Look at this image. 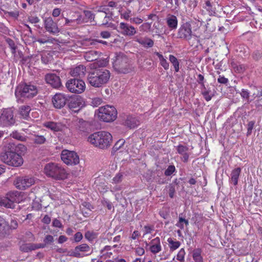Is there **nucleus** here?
<instances>
[{"label": "nucleus", "instance_id": "nucleus-1", "mask_svg": "<svg viewBox=\"0 0 262 262\" xmlns=\"http://www.w3.org/2000/svg\"><path fill=\"white\" fill-rule=\"evenodd\" d=\"M104 60H99L93 63L94 69L88 75L87 79L90 84L95 88H100L106 83L110 78V71L104 68Z\"/></svg>", "mask_w": 262, "mask_h": 262}, {"label": "nucleus", "instance_id": "nucleus-2", "mask_svg": "<svg viewBox=\"0 0 262 262\" xmlns=\"http://www.w3.org/2000/svg\"><path fill=\"white\" fill-rule=\"evenodd\" d=\"M88 141L94 146L101 149L108 148L112 143V135L105 131H99L90 135Z\"/></svg>", "mask_w": 262, "mask_h": 262}, {"label": "nucleus", "instance_id": "nucleus-3", "mask_svg": "<svg viewBox=\"0 0 262 262\" xmlns=\"http://www.w3.org/2000/svg\"><path fill=\"white\" fill-rule=\"evenodd\" d=\"M44 172L49 177L58 180L67 178L68 173L61 165L55 163H49L44 167Z\"/></svg>", "mask_w": 262, "mask_h": 262}, {"label": "nucleus", "instance_id": "nucleus-4", "mask_svg": "<svg viewBox=\"0 0 262 262\" xmlns=\"http://www.w3.org/2000/svg\"><path fill=\"white\" fill-rule=\"evenodd\" d=\"M113 64L115 70L120 73L125 74L132 71L127 57L122 53L117 54Z\"/></svg>", "mask_w": 262, "mask_h": 262}, {"label": "nucleus", "instance_id": "nucleus-5", "mask_svg": "<svg viewBox=\"0 0 262 262\" xmlns=\"http://www.w3.org/2000/svg\"><path fill=\"white\" fill-rule=\"evenodd\" d=\"M5 152L1 155V160L7 164L18 167L20 166L23 163V160L21 156L19 154L15 153L12 150H8V148Z\"/></svg>", "mask_w": 262, "mask_h": 262}, {"label": "nucleus", "instance_id": "nucleus-6", "mask_svg": "<svg viewBox=\"0 0 262 262\" xmlns=\"http://www.w3.org/2000/svg\"><path fill=\"white\" fill-rule=\"evenodd\" d=\"M38 93L36 86L24 83L19 84L15 90V94L17 98H32Z\"/></svg>", "mask_w": 262, "mask_h": 262}, {"label": "nucleus", "instance_id": "nucleus-7", "mask_svg": "<svg viewBox=\"0 0 262 262\" xmlns=\"http://www.w3.org/2000/svg\"><path fill=\"white\" fill-rule=\"evenodd\" d=\"M98 111L99 118L104 122H113L117 117V110L112 105H106L100 107L98 110Z\"/></svg>", "mask_w": 262, "mask_h": 262}, {"label": "nucleus", "instance_id": "nucleus-8", "mask_svg": "<svg viewBox=\"0 0 262 262\" xmlns=\"http://www.w3.org/2000/svg\"><path fill=\"white\" fill-rule=\"evenodd\" d=\"M15 118L12 108H3L0 112V124L3 127L10 126L15 123Z\"/></svg>", "mask_w": 262, "mask_h": 262}, {"label": "nucleus", "instance_id": "nucleus-9", "mask_svg": "<svg viewBox=\"0 0 262 262\" xmlns=\"http://www.w3.org/2000/svg\"><path fill=\"white\" fill-rule=\"evenodd\" d=\"M66 88L71 93L81 94L85 89L84 82L77 78L71 79L67 81L66 84Z\"/></svg>", "mask_w": 262, "mask_h": 262}, {"label": "nucleus", "instance_id": "nucleus-10", "mask_svg": "<svg viewBox=\"0 0 262 262\" xmlns=\"http://www.w3.org/2000/svg\"><path fill=\"white\" fill-rule=\"evenodd\" d=\"M61 159L67 165H76L79 162V156L76 152L66 149L62 151Z\"/></svg>", "mask_w": 262, "mask_h": 262}, {"label": "nucleus", "instance_id": "nucleus-11", "mask_svg": "<svg viewBox=\"0 0 262 262\" xmlns=\"http://www.w3.org/2000/svg\"><path fill=\"white\" fill-rule=\"evenodd\" d=\"M34 183V178L28 176L17 177L14 181V185L19 190H25Z\"/></svg>", "mask_w": 262, "mask_h": 262}, {"label": "nucleus", "instance_id": "nucleus-12", "mask_svg": "<svg viewBox=\"0 0 262 262\" xmlns=\"http://www.w3.org/2000/svg\"><path fill=\"white\" fill-rule=\"evenodd\" d=\"M67 102L69 108L75 113H77L84 106L83 98L79 95L68 97Z\"/></svg>", "mask_w": 262, "mask_h": 262}, {"label": "nucleus", "instance_id": "nucleus-13", "mask_svg": "<svg viewBox=\"0 0 262 262\" xmlns=\"http://www.w3.org/2000/svg\"><path fill=\"white\" fill-rule=\"evenodd\" d=\"M177 34L179 38L186 40H190L192 35L190 24L188 22L183 24L179 29Z\"/></svg>", "mask_w": 262, "mask_h": 262}, {"label": "nucleus", "instance_id": "nucleus-14", "mask_svg": "<svg viewBox=\"0 0 262 262\" xmlns=\"http://www.w3.org/2000/svg\"><path fill=\"white\" fill-rule=\"evenodd\" d=\"M43 23L45 29L50 34L56 35L60 32L57 23L53 20L51 17L45 18Z\"/></svg>", "mask_w": 262, "mask_h": 262}, {"label": "nucleus", "instance_id": "nucleus-15", "mask_svg": "<svg viewBox=\"0 0 262 262\" xmlns=\"http://www.w3.org/2000/svg\"><path fill=\"white\" fill-rule=\"evenodd\" d=\"M68 97L61 93H57L52 97V103L56 108L60 109L64 107L68 101Z\"/></svg>", "mask_w": 262, "mask_h": 262}, {"label": "nucleus", "instance_id": "nucleus-16", "mask_svg": "<svg viewBox=\"0 0 262 262\" xmlns=\"http://www.w3.org/2000/svg\"><path fill=\"white\" fill-rule=\"evenodd\" d=\"M117 30L118 32L126 36H133L136 33L134 27L125 23H121Z\"/></svg>", "mask_w": 262, "mask_h": 262}, {"label": "nucleus", "instance_id": "nucleus-17", "mask_svg": "<svg viewBox=\"0 0 262 262\" xmlns=\"http://www.w3.org/2000/svg\"><path fill=\"white\" fill-rule=\"evenodd\" d=\"M8 227V222L0 216V241L9 237L11 235Z\"/></svg>", "mask_w": 262, "mask_h": 262}, {"label": "nucleus", "instance_id": "nucleus-18", "mask_svg": "<svg viewBox=\"0 0 262 262\" xmlns=\"http://www.w3.org/2000/svg\"><path fill=\"white\" fill-rule=\"evenodd\" d=\"M46 82L53 88L57 89L61 85L60 78L55 74H47L45 76Z\"/></svg>", "mask_w": 262, "mask_h": 262}, {"label": "nucleus", "instance_id": "nucleus-19", "mask_svg": "<svg viewBox=\"0 0 262 262\" xmlns=\"http://www.w3.org/2000/svg\"><path fill=\"white\" fill-rule=\"evenodd\" d=\"M80 252L85 253L90 252L88 255L92 253L90 247L86 244H82L76 246L72 252V255L76 257H81L82 256L80 254Z\"/></svg>", "mask_w": 262, "mask_h": 262}, {"label": "nucleus", "instance_id": "nucleus-20", "mask_svg": "<svg viewBox=\"0 0 262 262\" xmlns=\"http://www.w3.org/2000/svg\"><path fill=\"white\" fill-rule=\"evenodd\" d=\"M98 13H103L105 15L102 25H105L108 23V20L112 18L113 12L106 6H101L97 9Z\"/></svg>", "mask_w": 262, "mask_h": 262}, {"label": "nucleus", "instance_id": "nucleus-21", "mask_svg": "<svg viewBox=\"0 0 262 262\" xmlns=\"http://www.w3.org/2000/svg\"><path fill=\"white\" fill-rule=\"evenodd\" d=\"M6 148L8 150H12L15 152V153L19 154V155L24 154L27 150L26 147L22 144H16L12 142L9 143Z\"/></svg>", "mask_w": 262, "mask_h": 262}, {"label": "nucleus", "instance_id": "nucleus-22", "mask_svg": "<svg viewBox=\"0 0 262 262\" xmlns=\"http://www.w3.org/2000/svg\"><path fill=\"white\" fill-rule=\"evenodd\" d=\"M86 72V68L83 65H79L75 68L72 69L70 71V74L73 77L82 78L84 76Z\"/></svg>", "mask_w": 262, "mask_h": 262}, {"label": "nucleus", "instance_id": "nucleus-23", "mask_svg": "<svg viewBox=\"0 0 262 262\" xmlns=\"http://www.w3.org/2000/svg\"><path fill=\"white\" fill-rule=\"evenodd\" d=\"M45 247V245L41 244L28 243L22 245L20 247V250L24 252H28L39 248Z\"/></svg>", "mask_w": 262, "mask_h": 262}, {"label": "nucleus", "instance_id": "nucleus-24", "mask_svg": "<svg viewBox=\"0 0 262 262\" xmlns=\"http://www.w3.org/2000/svg\"><path fill=\"white\" fill-rule=\"evenodd\" d=\"M20 192L17 191H10L6 194V198L9 201V203L13 206V208L15 207L14 203L18 202V198Z\"/></svg>", "mask_w": 262, "mask_h": 262}, {"label": "nucleus", "instance_id": "nucleus-25", "mask_svg": "<svg viewBox=\"0 0 262 262\" xmlns=\"http://www.w3.org/2000/svg\"><path fill=\"white\" fill-rule=\"evenodd\" d=\"M44 126L50 129L54 132H59L61 130L62 125L61 123L49 121L43 124Z\"/></svg>", "mask_w": 262, "mask_h": 262}, {"label": "nucleus", "instance_id": "nucleus-26", "mask_svg": "<svg viewBox=\"0 0 262 262\" xmlns=\"http://www.w3.org/2000/svg\"><path fill=\"white\" fill-rule=\"evenodd\" d=\"M136 41L146 48H151L154 45V40L147 37L138 38Z\"/></svg>", "mask_w": 262, "mask_h": 262}, {"label": "nucleus", "instance_id": "nucleus-27", "mask_svg": "<svg viewBox=\"0 0 262 262\" xmlns=\"http://www.w3.org/2000/svg\"><path fill=\"white\" fill-rule=\"evenodd\" d=\"M152 245L150 247V251L156 254L161 250V246L160 244V239L158 237H156L151 241Z\"/></svg>", "mask_w": 262, "mask_h": 262}, {"label": "nucleus", "instance_id": "nucleus-28", "mask_svg": "<svg viewBox=\"0 0 262 262\" xmlns=\"http://www.w3.org/2000/svg\"><path fill=\"white\" fill-rule=\"evenodd\" d=\"M166 20L167 26L171 30H174L177 28L178 19L176 16L169 14Z\"/></svg>", "mask_w": 262, "mask_h": 262}, {"label": "nucleus", "instance_id": "nucleus-29", "mask_svg": "<svg viewBox=\"0 0 262 262\" xmlns=\"http://www.w3.org/2000/svg\"><path fill=\"white\" fill-rule=\"evenodd\" d=\"M139 121L133 116H128L125 121L124 124L130 128H133L139 125Z\"/></svg>", "mask_w": 262, "mask_h": 262}, {"label": "nucleus", "instance_id": "nucleus-30", "mask_svg": "<svg viewBox=\"0 0 262 262\" xmlns=\"http://www.w3.org/2000/svg\"><path fill=\"white\" fill-rule=\"evenodd\" d=\"M201 94L206 101L211 100L214 96V92H212L209 89H207L205 86L202 87Z\"/></svg>", "mask_w": 262, "mask_h": 262}, {"label": "nucleus", "instance_id": "nucleus-31", "mask_svg": "<svg viewBox=\"0 0 262 262\" xmlns=\"http://www.w3.org/2000/svg\"><path fill=\"white\" fill-rule=\"evenodd\" d=\"M241 172V169L239 167L232 170L231 173V181L233 183L234 185H236L238 183V180Z\"/></svg>", "mask_w": 262, "mask_h": 262}, {"label": "nucleus", "instance_id": "nucleus-32", "mask_svg": "<svg viewBox=\"0 0 262 262\" xmlns=\"http://www.w3.org/2000/svg\"><path fill=\"white\" fill-rule=\"evenodd\" d=\"M202 252V251L200 248H196L192 251V258L195 262H203V259L201 255Z\"/></svg>", "mask_w": 262, "mask_h": 262}, {"label": "nucleus", "instance_id": "nucleus-33", "mask_svg": "<svg viewBox=\"0 0 262 262\" xmlns=\"http://www.w3.org/2000/svg\"><path fill=\"white\" fill-rule=\"evenodd\" d=\"M76 128L81 132H85L88 128V123L82 119H78L76 123Z\"/></svg>", "mask_w": 262, "mask_h": 262}, {"label": "nucleus", "instance_id": "nucleus-34", "mask_svg": "<svg viewBox=\"0 0 262 262\" xmlns=\"http://www.w3.org/2000/svg\"><path fill=\"white\" fill-rule=\"evenodd\" d=\"M31 108L28 105H23L19 108V114L24 119H27L29 117Z\"/></svg>", "mask_w": 262, "mask_h": 262}, {"label": "nucleus", "instance_id": "nucleus-35", "mask_svg": "<svg viewBox=\"0 0 262 262\" xmlns=\"http://www.w3.org/2000/svg\"><path fill=\"white\" fill-rule=\"evenodd\" d=\"M205 6L204 8L209 13L210 15H215L216 14L215 8L213 7L212 4L210 1L207 0L205 1Z\"/></svg>", "mask_w": 262, "mask_h": 262}, {"label": "nucleus", "instance_id": "nucleus-36", "mask_svg": "<svg viewBox=\"0 0 262 262\" xmlns=\"http://www.w3.org/2000/svg\"><path fill=\"white\" fill-rule=\"evenodd\" d=\"M99 52L96 51H91L86 53L84 57L86 60L91 61L96 60L98 56Z\"/></svg>", "mask_w": 262, "mask_h": 262}, {"label": "nucleus", "instance_id": "nucleus-37", "mask_svg": "<svg viewBox=\"0 0 262 262\" xmlns=\"http://www.w3.org/2000/svg\"><path fill=\"white\" fill-rule=\"evenodd\" d=\"M98 233L94 231H87L84 234V237L89 242H92L98 237Z\"/></svg>", "mask_w": 262, "mask_h": 262}, {"label": "nucleus", "instance_id": "nucleus-38", "mask_svg": "<svg viewBox=\"0 0 262 262\" xmlns=\"http://www.w3.org/2000/svg\"><path fill=\"white\" fill-rule=\"evenodd\" d=\"M155 54L158 57L161 65L165 70H168L169 69V63L163 56L159 52H156Z\"/></svg>", "mask_w": 262, "mask_h": 262}, {"label": "nucleus", "instance_id": "nucleus-39", "mask_svg": "<svg viewBox=\"0 0 262 262\" xmlns=\"http://www.w3.org/2000/svg\"><path fill=\"white\" fill-rule=\"evenodd\" d=\"M169 60L174 67L175 72H179L180 67L179 62L178 59L174 56L170 55L169 57Z\"/></svg>", "mask_w": 262, "mask_h": 262}, {"label": "nucleus", "instance_id": "nucleus-40", "mask_svg": "<svg viewBox=\"0 0 262 262\" xmlns=\"http://www.w3.org/2000/svg\"><path fill=\"white\" fill-rule=\"evenodd\" d=\"M55 40V39L48 36H45L39 38L36 40V41L39 42L40 43H53L54 41Z\"/></svg>", "mask_w": 262, "mask_h": 262}, {"label": "nucleus", "instance_id": "nucleus-41", "mask_svg": "<svg viewBox=\"0 0 262 262\" xmlns=\"http://www.w3.org/2000/svg\"><path fill=\"white\" fill-rule=\"evenodd\" d=\"M167 242L169 245L170 250L173 251L178 249L180 246V242L179 241H174L171 238L167 239Z\"/></svg>", "mask_w": 262, "mask_h": 262}, {"label": "nucleus", "instance_id": "nucleus-42", "mask_svg": "<svg viewBox=\"0 0 262 262\" xmlns=\"http://www.w3.org/2000/svg\"><path fill=\"white\" fill-rule=\"evenodd\" d=\"M83 14L85 19L86 20V23L89 21H92V20H94L95 15L92 11L89 10H84L83 11Z\"/></svg>", "mask_w": 262, "mask_h": 262}, {"label": "nucleus", "instance_id": "nucleus-43", "mask_svg": "<svg viewBox=\"0 0 262 262\" xmlns=\"http://www.w3.org/2000/svg\"><path fill=\"white\" fill-rule=\"evenodd\" d=\"M18 224L17 221L15 219H11L10 221V224L8 223L9 230L11 234L13 230H15L17 228Z\"/></svg>", "mask_w": 262, "mask_h": 262}, {"label": "nucleus", "instance_id": "nucleus-44", "mask_svg": "<svg viewBox=\"0 0 262 262\" xmlns=\"http://www.w3.org/2000/svg\"><path fill=\"white\" fill-rule=\"evenodd\" d=\"M124 177V173L122 172H119L116 175L115 177L113 178L112 180V183L114 184H119L121 183Z\"/></svg>", "mask_w": 262, "mask_h": 262}, {"label": "nucleus", "instance_id": "nucleus-45", "mask_svg": "<svg viewBox=\"0 0 262 262\" xmlns=\"http://www.w3.org/2000/svg\"><path fill=\"white\" fill-rule=\"evenodd\" d=\"M11 135L14 139L19 141H25L27 140L26 137L22 136L20 133L17 131L13 132Z\"/></svg>", "mask_w": 262, "mask_h": 262}, {"label": "nucleus", "instance_id": "nucleus-46", "mask_svg": "<svg viewBox=\"0 0 262 262\" xmlns=\"http://www.w3.org/2000/svg\"><path fill=\"white\" fill-rule=\"evenodd\" d=\"M232 67L235 71L238 73H243L246 70V67L242 64L232 63Z\"/></svg>", "mask_w": 262, "mask_h": 262}, {"label": "nucleus", "instance_id": "nucleus-47", "mask_svg": "<svg viewBox=\"0 0 262 262\" xmlns=\"http://www.w3.org/2000/svg\"><path fill=\"white\" fill-rule=\"evenodd\" d=\"M33 141L34 143L36 144H42L46 142V139L43 136L34 135V138L33 139Z\"/></svg>", "mask_w": 262, "mask_h": 262}, {"label": "nucleus", "instance_id": "nucleus-48", "mask_svg": "<svg viewBox=\"0 0 262 262\" xmlns=\"http://www.w3.org/2000/svg\"><path fill=\"white\" fill-rule=\"evenodd\" d=\"M0 206H4L7 208H12L13 206L9 203L8 200L6 197L0 196Z\"/></svg>", "mask_w": 262, "mask_h": 262}, {"label": "nucleus", "instance_id": "nucleus-49", "mask_svg": "<svg viewBox=\"0 0 262 262\" xmlns=\"http://www.w3.org/2000/svg\"><path fill=\"white\" fill-rule=\"evenodd\" d=\"M125 140L124 139H120L114 145L112 150L114 152L117 151L119 149H120L124 144Z\"/></svg>", "mask_w": 262, "mask_h": 262}, {"label": "nucleus", "instance_id": "nucleus-50", "mask_svg": "<svg viewBox=\"0 0 262 262\" xmlns=\"http://www.w3.org/2000/svg\"><path fill=\"white\" fill-rule=\"evenodd\" d=\"M83 45L86 46L94 47L98 45L97 39H87L83 41Z\"/></svg>", "mask_w": 262, "mask_h": 262}, {"label": "nucleus", "instance_id": "nucleus-51", "mask_svg": "<svg viewBox=\"0 0 262 262\" xmlns=\"http://www.w3.org/2000/svg\"><path fill=\"white\" fill-rule=\"evenodd\" d=\"M102 103V99L99 97H95L91 99V105L93 107H97Z\"/></svg>", "mask_w": 262, "mask_h": 262}, {"label": "nucleus", "instance_id": "nucleus-52", "mask_svg": "<svg viewBox=\"0 0 262 262\" xmlns=\"http://www.w3.org/2000/svg\"><path fill=\"white\" fill-rule=\"evenodd\" d=\"M240 95L241 97L245 99L248 103L251 101L249 100L250 93L247 90L243 89L240 92Z\"/></svg>", "mask_w": 262, "mask_h": 262}, {"label": "nucleus", "instance_id": "nucleus-53", "mask_svg": "<svg viewBox=\"0 0 262 262\" xmlns=\"http://www.w3.org/2000/svg\"><path fill=\"white\" fill-rule=\"evenodd\" d=\"M188 150V147L186 146L180 144L177 147V151L179 154L183 155L186 154Z\"/></svg>", "mask_w": 262, "mask_h": 262}, {"label": "nucleus", "instance_id": "nucleus-54", "mask_svg": "<svg viewBox=\"0 0 262 262\" xmlns=\"http://www.w3.org/2000/svg\"><path fill=\"white\" fill-rule=\"evenodd\" d=\"M176 170L174 165H169L167 168L165 170L164 174L166 176H171Z\"/></svg>", "mask_w": 262, "mask_h": 262}, {"label": "nucleus", "instance_id": "nucleus-55", "mask_svg": "<svg viewBox=\"0 0 262 262\" xmlns=\"http://www.w3.org/2000/svg\"><path fill=\"white\" fill-rule=\"evenodd\" d=\"M6 41L9 45L10 48L11 49L12 52L13 53H14L16 51V47L15 45L14 41L12 39L8 38L6 39Z\"/></svg>", "mask_w": 262, "mask_h": 262}, {"label": "nucleus", "instance_id": "nucleus-56", "mask_svg": "<svg viewBox=\"0 0 262 262\" xmlns=\"http://www.w3.org/2000/svg\"><path fill=\"white\" fill-rule=\"evenodd\" d=\"M185 252L184 249H181L177 255V259L180 261H184Z\"/></svg>", "mask_w": 262, "mask_h": 262}, {"label": "nucleus", "instance_id": "nucleus-57", "mask_svg": "<svg viewBox=\"0 0 262 262\" xmlns=\"http://www.w3.org/2000/svg\"><path fill=\"white\" fill-rule=\"evenodd\" d=\"M168 194L170 198H173L174 197L175 192H176V189L175 187L173 184H170L168 186Z\"/></svg>", "mask_w": 262, "mask_h": 262}, {"label": "nucleus", "instance_id": "nucleus-58", "mask_svg": "<svg viewBox=\"0 0 262 262\" xmlns=\"http://www.w3.org/2000/svg\"><path fill=\"white\" fill-rule=\"evenodd\" d=\"M255 124V121H250L248 124V128H247V135L249 136L252 133V130L253 129V126Z\"/></svg>", "mask_w": 262, "mask_h": 262}, {"label": "nucleus", "instance_id": "nucleus-59", "mask_svg": "<svg viewBox=\"0 0 262 262\" xmlns=\"http://www.w3.org/2000/svg\"><path fill=\"white\" fill-rule=\"evenodd\" d=\"M262 57V53L258 51H255L252 54V57L255 61L259 60Z\"/></svg>", "mask_w": 262, "mask_h": 262}, {"label": "nucleus", "instance_id": "nucleus-60", "mask_svg": "<svg viewBox=\"0 0 262 262\" xmlns=\"http://www.w3.org/2000/svg\"><path fill=\"white\" fill-rule=\"evenodd\" d=\"M83 238L82 234L80 232H76L74 236V240L76 243L80 242Z\"/></svg>", "mask_w": 262, "mask_h": 262}, {"label": "nucleus", "instance_id": "nucleus-61", "mask_svg": "<svg viewBox=\"0 0 262 262\" xmlns=\"http://www.w3.org/2000/svg\"><path fill=\"white\" fill-rule=\"evenodd\" d=\"M28 20L32 24H36L39 21V19L36 16H30L28 17Z\"/></svg>", "mask_w": 262, "mask_h": 262}, {"label": "nucleus", "instance_id": "nucleus-62", "mask_svg": "<svg viewBox=\"0 0 262 262\" xmlns=\"http://www.w3.org/2000/svg\"><path fill=\"white\" fill-rule=\"evenodd\" d=\"M75 20L78 24H81L86 23V20L85 19L84 15H79Z\"/></svg>", "mask_w": 262, "mask_h": 262}, {"label": "nucleus", "instance_id": "nucleus-63", "mask_svg": "<svg viewBox=\"0 0 262 262\" xmlns=\"http://www.w3.org/2000/svg\"><path fill=\"white\" fill-rule=\"evenodd\" d=\"M197 82L201 85L202 87L205 86L204 76L200 74H199L198 75Z\"/></svg>", "mask_w": 262, "mask_h": 262}, {"label": "nucleus", "instance_id": "nucleus-64", "mask_svg": "<svg viewBox=\"0 0 262 262\" xmlns=\"http://www.w3.org/2000/svg\"><path fill=\"white\" fill-rule=\"evenodd\" d=\"M52 225L54 227L57 228H61L62 226L60 221L57 219H55L54 220H53Z\"/></svg>", "mask_w": 262, "mask_h": 262}]
</instances>
